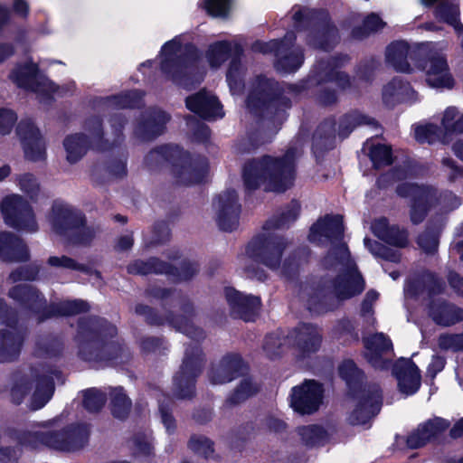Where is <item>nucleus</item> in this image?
<instances>
[{"mask_svg": "<svg viewBox=\"0 0 463 463\" xmlns=\"http://www.w3.org/2000/svg\"><path fill=\"white\" fill-rule=\"evenodd\" d=\"M344 233L342 217L326 216L318 220L310 229L308 239L317 245L330 243L334 248L324 259L326 269L338 272L333 285V294L338 300H345L360 294L364 289V280L351 259L345 243L339 242Z\"/></svg>", "mask_w": 463, "mask_h": 463, "instance_id": "nucleus-1", "label": "nucleus"}, {"mask_svg": "<svg viewBox=\"0 0 463 463\" xmlns=\"http://www.w3.org/2000/svg\"><path fill=\"white\" fill-rule=\"evenodd\" d=\"M294 165L292 156L282 159L270 156L249 162L243 169V179L248 189L263 186L266 191L283 192L292 184Z\"/></svg>", "mask_w": 463, "mask_h": 463, "instance_id": "nucleus-2", "label": "nucleus"}, {"mask_svg": "<svg viewBox=\"0 0 463 463\" xmlns=\"http://www.w3.org/2000/svg\"><path fill=\"white\" fill-rule=\"evenodd\" d=\"M321 344L318 331L307 324H302L288 333L276 332L268 335L262 345L265 355L270 359L295 349L296 355L305 356L317 352Z\"/></svg>", "mask_w": 463, "mask_h": 463, "instance_id": "nucleus-3", "label": "nucleus"}, {"mask_svg": "<svg viewBox=\"0 0 463 463\" xmlns=\"http://www.w3.org/2000/svg\"><path fill=\"white\" fill-rule=\"evenodd\" d=\"M57 370L48 373L43 369H33L18 376L12 388V397L20 403L24 396L31 395L30 406L33 410L43 408L53 393L54 376L58 377Z\"/></svg>", "mask_w": 463, "mask_h": 463, "instance_id": "nucleus-4", "label": "nucleus"}, {"mask_svg": "<svg viewBox=\"0 0 463 463\" xmlns=\"http://www.w3.org/2000/svg\"><path fill=\"white\" fill-rule=\"evenodd\" d=\"M47 220L52 232L69 243L86 244L93 236L90 229L83 227L82 215L63 203H53Z\"/></svg>", "mask_w": 463, "mask_h": 463, "instance_id": "nucleus-5", "label": "nucleus"}, {"mask_svg": "<svg viewBox=\"0 0 463 463\" xmlns=\"http://www.w3.org/2000/svg\"><path fill=\"white\" fill-rule=\"evenodd\" d=\"M86 424L71 425L59 431L34 430L23 438V443L32 448L45 445L59 450H74L84 445L89 437Z\"/></svg>", "mask_w": 463, "mask_h": 463, "instance_id": "nucleus-6", "label": "nucleus"}, {"mask_svg": "<svg viewBox=\"0 0 463 463\" xmlns=\"http://www.w3.org/2000/svg\"><path fill=\"white\" fill-rule=\"evenodd\" d=\"M7 225L27 232H34L38 226L33 213L20 195L13 194L4 199L1 204Z\"/></svg>", "mask_w": 463, "mask_h": 463, "instance_id": "nucleus-7", "label": "nucleus"}, {"mask_svg": "<svg viewBox=\"0 0 463 463\" xmlns=\"http://www.w3.org/2000/svg\"><path fill=\"white\" fill-rule=\"evenodd\" d=\"M203 361L198 347L186 350L182 367L175 377L176 395L179 398H189L194 394V378L201 372Z\"/></svg>", "mask_w": 463, "mask_h": 463, "instance_id": "nucleus-8", "label": "nucleus"}, {"mask_svg": "<svg viewBox=\"0 0 463 463\" xmlns=\"http://www.w3.org/2000/svg\"><path fill=\"white\" fill-rule=\"evenodd\" d=\"M353 410L348 420L353 425H365L380 411L382 401L377 388L362 389L352 397Z\"/></svg>", "mask_w": 463, "mask_h": 463, "instance_id": "nucleus-9", "label": "nucleus"}, {"mask_svg": "<svg viewBox=\"0 0 463 463\" xmlns=\"http://www.w3.org/2000/svg\"><path fill=\"white\" fill-rule=\"evenodd\" d=\"M323 400V388L314 380H307L291 390L290 406L300 414L317 411Z\"/></svg>", "mask_w": 463, "mask_h": 463, "instance_id": "nucleus-10", "label": "nucleus"}, {"mask_svg": "<svg viewBox=\"0 0 463 463\" xmlns=\"http://www.w3.org/2000/svg\"><path fill=\"white\" fill-rule=\"evenodd\" d=\"M418 67L425 71L426 81L430 87L451 89L454 86L446 57L436 48L430 50L424 64L418 63Z\"/></svg>", "mask_w": 463, "mask_h": 463, "instance_id": "nucleus-11", "label": "nucleus"}, {"mask_svg": "<svg viewBox=\"0 0 463 463\" xmlns=\"http://www.w3.org/2000/svg\"><path fill=\"white\" fill-rule=\"evenodd\" d=\"M193 59L184 55L179 39L175 38L167 42L161 50L160 69L163 73L174 80L184 69L191 64Z\"/></svg>", "mask_w": 463, "mask_h": 463, "instance_id": "nucleus-12", "label": "nucleus"}, {"mask_svg": "<svg viewBox=\"0 0 463 463\" xmlns=\"http://www.w3.org/2000/svg\"><path fill=\"white\" fill-rule=\"evenodd\" d=\"M25 156L32 161L44 158L45 144L37 128L30 120H21L16 128Z\"/></svg>", "mask_w": 463, "mask_h": 463, "instance_id": "nucleus-13", "label": "nucleus"}, {"mask_svg": "<svg viewBox=\"0 0 463 463\" xmlns=\"http://www.w3.org/2000/svg\"><path fill=\"white\" fill-rule=\"evenodd\" d=\"M218 211V224L226 232L237 228L239 224L240 205L237 203V196L233 191H228L220 195L214 203Z\"/></svg>", "mask_w": 463, "mask_h": 463, "instance_id": "nucleus-14", "label": "nucleus"}, {"mask_svg": "<svg viewBox=\"0 0 463 463\" xmlns=\"http://www.w3.org/2000/svg\"><path fill=\"white\" fill-rule=\"evenodd\" d=\"M38 74V67L32 61L26 62L24 66H18L10 75L11 80L19 87L28 88L32 90L43 94L45 92H55L57 89L54 84L47 80L42 79V81L33 84Z\"/></svg>", "mask_w": 463, "mask_h": 463, "instance_id": "nucleus-15", "label": "nucleus"}, {"mask_svg": "<svg viewBox=\"0 0 463 463\" xmlns=\"http://www.w3.org/2000/svg\"><path fill=\"white\" fill-rule=\"evenodd\" d=\"M398 387L405 395L415 393L420 386V374L418 367L410 359L398 360L393 367Z\"/></svg>", "mask_w": 463, "mask_h": 463, "instance_id": "nucleus-16", "label": "nucleus"}, {"mask_svg": "<svg viewBox=\"0 0 463 463\" xmlns=\"http://www.w3.org/2000/svg\"><path fill=\"white\" fill-rule=\"evenodd\" d=\"M366 358L375 368H384L388 361L383 356L392 352V340L383 333H375L364 338Z\"/></svg>", "mask_w": 463, "mask_h": 463, "instance_id": "nucleus-17", "label": "nucleus"}, {"mask_svg": "<svg viewBox=\"0 0 463 463\" xmlns=\"http://www.w3.org/2000/svg\"><path fill=\"white\" fill-rule=\"evenodd\" d=\"M0 328V362L5 363L15 359L21 350L23 335L14 325V320H6Z\"/></svg>", "mask_w": 463, "mask_h": 463, "instance_id": "nucleus-18", "label": "nucleus"}, {"mask_svg": "<svg viewBox=\"0 0 463 463\" xmlns=\"http://www.w3.org/2000/svg\"><path fill=\"white\" fill-rule=\"evenodd\" d=\"M425 52L422 48L419 49L417 54L415 51H412L407 43L396 42L390 44L386 50V61L392 66L396 71L401 72L411 73L413 69L408 62V59L417 62V57L419 54Z\"/></svg>", "mask_w": 463, "mask_h": 463, "instance_id": "nucleus-19", "label": "nucleus"}, {"mask_svg": "<svg viewBox=\"0 0 463 463\" xmlns=\"http://www.w3.org/2000/svg\"><path fill=\"white\" fill-rule=\"evenodd\" d=\"M245 369V364L239 356H225L212 368L210 381L213 384H223L242 374Z\"/></svg>", "mask_w": 463, "mask_h": 463, "instance_id": "nucleus-20", "label": "nucleus"}, {"mask_svg": "<svg viewBox=\"0 0 463 463\" xmlns=\"http://www.w3.org/2000/svg\"><path fill=\"white\" fill-rule=\"evenodd\" d=\"M186 107L202 118L212 119L222 117V107L213 95L199 92L186 99Z\"/></svg>", "mask_w": 463, "mask_h": 463, "instance_id": "nucleus-21", "label": "nucleus"}, {"mask_svg": "<svg viewBox=\"0 0 463 463\" xmlns=\"http://www.w3.org/2000/svg\"><path fill=\"white\" fill-rule=\"evenodd\" d=\"M9 297L18 303L17 307H9L6 302L0 299V317L17 316L18 309L33 308V302L38 300L42 302V298L36 293L24 286H16L9 292Z\"/></svg>", "mask_w": 463, "mask_h": 463, "instance_id": "nucleus-22", "label": "nucleus"}, {"mask_svg": "<svg viewBox=\"0 0 463 463\" xmlns=\"http://www.w3.org/2000/svg\"><path fill=\"white\" fill-rule=\"evenodd\" d=\"M28 250L22 240L6 232H0V258L6 261H23L28 259Z\"/></svg>", "mask_w": 463, "mask_h": 463, "instance_id": "nucleus-23", "label": "nucleus"}, {"mask_svg": "<svg viewBox=\"0 0 463 463\" xmlns=\"http://www.w3.org/2000/svg\"><path fill=\"white\" fill-rule=\"evenodd\" d=\"M398 193L402 196H411L414 199L411 218L414 223L420 222L425 215L426 209L423 204L428 201L430 191L415 184H403L398 188Z\"/></svg>", "mask_w": 463, "mask_h": 463, "instance_id": "nucleus-24", "label": "nucleus"}, {"mask_svg": "<svg viewBox=\"0 0 463 463\" xmlns=\"http://www.w3.org/2000/svg\"><path fill=\"white\" fill-rule=\"evenodd\" d=\"M297 432L303 444L314 447L325 444L329 439L333 430L322 424H310L298 427Z\"/></svg>", "mask_w": 463, "mask_h": 463, "instance_id": "nucleus-25", "label": "nucleus"}, {"mask_svg": "<svg viewBox=\"0 0 463 463\" xmlns=\"http://www.w3.org/2000/svg\"><path fill=\"white\" fill-rule=\"evenodd\" d=\"M383 99L386 103L394 101L412 102L416 100V93L407 83L393 79L383 89Z\"/></svg>", "mask_w": 463, "mask_h": 463, "instance_id": "nucleus-26", "label": "nucleus"}, {"mask_svg": "<svg viewBox=\"0 0 463 463\" xmlns=\"http://www.w3.org/2000/svg\"><path fill=\"white\" fill-rule=\"evenodd\" d=\"M173 173L181 184H191L203 180L206 174V167L199 168L194 165L187 156H184L181 163L174 166Z\"/></svg>", "mask_w": 463, "mask_h": 463, "instance_id": "nucleus-27", "label": "nucleus"}, {"mask_svg": "<svg viewBox=\"0 0 463 463\" xmlns=\"http://www.w3.org/2000/svg\"><path fill=\"white\" fill-rule=\"evenodd\" d=\"M373 230L376 236L392 245L397 247H404L407 245V233L394 227L389 228L385 219L376 221L373 224Z\"/></svg>", "mask_w": 463, "mask_h": 463, "instance_id": "nucleus-28", "label": "nucleus"}, {"mask_svg": "<svg viewBox=\"0 0 463 463\" xmlns=\"http://www.w3.org/2000/svg\"><path fill=\"white\" fill-rule=\"evenodd\" d=\"M224 297L233 307L245 312L255 311L260 307V299L251 295H243L232 288H225Z\"/></svg>", "mask_w": 463, "mask_h": 463, "instance_id": "nucleus-29", "label": "nucleus"}, {"mask_svg": "<svg viewBox=\"0 0 463 463\" xmlns=\"http://www.w3.org/2000/svg\"><path fill=\"white\" fill-rule=\"evenodd\" d=\"M64 147L67 153V160L70 163L77 162L87 150V141L81 135H72L64 140Z\"/></svg>", "mask_w": 463, "mask_h": 463, "instance_id": "nucleus-30", "label": "nucleus"}, {"mask_svg": "<svg viewBox=\"0 0 463 463\" xmlns=\"http://www.w3.org/2000/svg\"><path fill=\"white\" fill-rule=\"evenodd\" d=\"M131 402L124 393L122 388H115L111 392L112 413L118 419L125 418L130 409Z\"/></svg>", "mask_w": 463, "mask_h": 463, "instance_id": "nucleus-31", "label": "nucleus"}, {"mask_svg": "<svg viewBox=\"0 0 463 463\" xmlns=\"http://www.w3.org/2000/svg\"><path fill=\"white\" fill-rule=\"evenodd\" d=\"M231 50V43L227 42H218L212 44L207 52V60L213 68L219 67L228 58V52Z\"/></svg>", "mask_w": 463, "mask_h": 463, "instance_id": "nucleus-32", "label": "nucleus"}, {"mask_svg": "<svg viewBox=\"0 0 463 463\" xmlns=\"http://www.w3.org/2000/svg\"><path fill=\"white\" fill-rule=\"evenodd\" d=\"M429 315L434 318H461L463 310L443 302L435 301L429 307Z\"/></svg>", "mask_w": 463, "mask_h": 463, "instance_id": "nucleus-33", "label": "nucleus"}, {"mask_svg": "<svg viewBox=\"0 0 463 463\" xmlns=\"http://www.w3.org/2000/svg\"><path fill=\"white\" fill-rule=\"evenodd\" d=\"M442 125L448 131L463 132V113L456 108H448L442 118Z\"/></svg>", "mask_w": 463, "mask_h": 463, "instance_id": "nucleus-34", "label": "nucleus"}, {"mask_svg": "<svg viewBox=\"0 0 463 463\" xmlns=\"http://www.w3.org/2000/svg\"><path fill=\"white\" fill-rule=\"evenodd\" d=\"M338 373L349 387L360 382L363 377L361 371L351 360L343 361L338 367Z\"/></svg>", "mask_w": 463, "mask_h": 463, "instance_id": "nucleus-35", "label": "nucleus"}, {"mask_svg": "<svg viewBox=\"0 0 463 463\" xmlns=\"http://www.w3.org/2000/svg\"><path fill=\"white\" fill-rule=\"evenodd\" d=\"M104 393L97 389H90L83 392V405L90 412L98 411L105 404Z\"/></svg>", "mask_w": 463, "mask_h": 463, "instance_id": "nucleus-36", "label": "nucleus"}, {"mask_svg": "<svg viewBox=\"0 0 463 463\" xmlns=\"http://www.w3.org/2000/svg\"><path fill=\"white\" fill-rule=\"evenodd\" d=\"M60 309L65 316H80L90 310V305L82 299L67 300L61 304Z\"/></svg>", "mask_w": 463, "mask_h": 463, "instance_id": "nucleus-37", "label": "nucleus"}, {"mask_svg": "<svg viewBox=\"0 0 463 463\" xmlns=\"http://www.w3.org/2000/svg\"><path fill=\"white\" fill-rule=\"evenodd\" d=\"M370 156L376 167L392 163L391 149L386 145H378L372 147Z\"/></svg>", "mask_w": 463, "mask_h": 463, "instance_id": "nucleus-38", "label": "nucleus"}, {"mask_svg": "<svg viewBox=\"0 0 463 463\" xmlns=\"http://www.w3.org/2000/svg\"><path fill=\"white\" fill-rule=\"evenodd\" d=\"M258 390L259 386L253 383L250 378H245L241 382L239 387L236 389L234 394L232 395V402H240L255 394Z\"/></svg>", "mask_w": 463, "mask_h": 463, "instance_id": "nucleus-39", "label": "nucleus"}, {"mask_svg": "<svg viewBox=\"0 0 463 463\" xmlns=\"http://www.w3.org/2000/svg\"><path fill=\"white\" fill-rule=\"evenodd\" d=\"M205 10L213 16H225L230 11L232 0H203Z\"/></svg>", "mask_w": 463, "mask_h": 463, "instance_id": "nucleus-40", "label": "nucleus"}, {"mask_svg": "<svg viewBox=\"0 0 463 463\" xmlns=\"http://www.w3.org/2000/svg\"><path fill=\"white\" fill-rule=\"evenodd\" d=\"M282 243L269 245L262 253V261L271 269L279 266L281 256Z\"/></svg>", "mask_w": 463, "mask_h": 463, "instance_id": "nucleus-41", "label": "nucleus"}, {"mask_svg": "<svg viewBox=\"0 0 463 463\" xmlns=\"http://www.w3.org/2000/svg\"><path fill=\"white\" fill-rule=\"evenodd\" d=\"M439 347L445 351L463 349V335H441L439 337Z\"/></svg>", "mask_w": 463, "mask_h": 463, "instance_id": "nucleus-42", "label": "nucleus"}, {"mask_svg": "<svg viewBox=\"0 0 463 463\" xmlns=\"http://www.w3.org/2000/svg\"><path fill=\"white\" fill-rule=\"evenodd\" d=\"M302 62V55L298 53L279 60L276 64V68L282 72H293L301 66Z\"/></svg>", "mask_w": 463, "mask_h": 463, "instance_id": "nucleus-43", "label": "nucleus"}, {"mask_svg": "<svg viewBox=\"0 0 463 463\" xmlns=\"http://www.w3.org/2000/svg\"><path fill=\"white\" fill-rule=\"evenodd\" d=\"M438 136V128L432 124L417 126L414 129V137L419 142H433Z\"/></svg>", "mask_w": 463, "mask_h": 463, "instance_id": "nucleus-44", "label": "nucleus"}, {"mask_svg": "<svg viewBox=\"0 0 463 463\" xmlns=\"http://www.w3.org/2000/svg\"><path fill=\"white\" fill-rule=\"evenodd\" d=\"M449 426V423L441 419V418H434L432 420H429L426 422L418 426V428L426 429L425 432L431 434V439L441 432L446 430Z\"/></svg>", "mask_w": 463, "mask_h": 463, "instance_id": "nucleus-45", "label": "nucleus"}, {"mask_svg": "<svg viewBox=\"0 0 463 463\" xmlns=\"http://www.w3.org/2000/svg\"><path fill=\"white\" fill-rule=\"evenodd\" d=\"M171 326L175 327L177 331H180L191 338H199L203 336V332L196 328L194 325L193 320H170Z\"/></svg>", "mask_w": 463, "mask_h": 463, "instance_id": "nucleus-46", "label": "nucleus"}, {"mask_svg": "<svg viewBox=\"0 0 463 463\" xmlns=\"http://www.w3.org/2000/svg\"><path fill=\"white\" fill-rule=\"evenodd\" d=\"M426 429L417 428L407 438V445L411 449H417L431 440V434L425 432Z\"/></svg>", "mask_w": 463, "mask_h": 463, "instance_id": "nucleus-47", "label": "nucleus"}, {"mask_svg": "<svg viewBox=\"0 0 463 463\" xmlns=\"http://www.w3.org/2000/svg\"><path fill=\"white\" fill-rule=\"evenodd\" d=\"M191 449L204 457H209L213 451L212 442L204 437H194L189 442Z\"/></svg>", "mask_w": 463, "mask_h": 463, "instance_id": "nucleus-48", "label": "nucleus"}, {"mask_svg": "<svg viewBox=\"0 0 463 463\" xmlns=\"http://www.w3.org/2000/svg\"><path fill=\"white\" fill-rule=\"evenodd\" d=\"M48 263L51 266L57 267V268L77 269V270H82V271H86V272L88 271L86 269H84L83 266L78 264L74 260H72L67 256L50 257L48 260Z\"/></svg>", "mask_w": 463, "mask_h": 463, "instance_id": "nucleus-49", "label": "nucleus"}, {"mask_svg": "<svg viewBox=\"0 0 463 463\" xmlns=\"http://www.w3.org/2000/svg\"><path fill=\"white\" fill-rule=\"evenodd\" d=\"M19 185L24 192L28 194L31 199H33L39 190L35 178L29 174L24 175L19 178Z\"/></svg>", "mask_w": 463, "mask_h": 463, "instance_id": "nucleus-50", "label": "nucleus"}, {"mask_svg": "<svg viewBox=\"0 0 463 463\" xmlns=\"http://www.w3.org/2000/svg\"><path fill=\"white\" fill-rule=\"evenodd\" d=\"M418 244L426 253H433L438 249V239L434 234L424 233L419 237Z\"/></svg>", "mask_w": 463, "mask_h": 463, "instance_id": "nucleus-51", "label": "nucleus"}, {"mask_svg": "<svg viewBox=\"0 0 463 463\" xmlns=\"http://www.w3.org/2000/svg\"><path fill=\"white\" fill-rule=\"evenodd\" d=\"M15 121L16 116L12 110H0V133L3 135L10 133Z\"/></svg>", "mask_w": 463, "mask_h": 463, "instance_id": "nucleus-52", "label": "nucleus"}, {"mask_svg": "<svg viewBox=\"0 0 463 463\" xmlns=\"http://www.w3.org/2000/svg\"><path fill=\"white\" fill-rule=\"evenodd\" d=\"M364 243L374 254L381 253L383 257L391 261H398L400 260V257L397 254H389L388 250L381 247L377 242H373L369 239H364Z\"/></svg>", "mask_w": 463, "mask_h": 463, "instance_id": "nucleus-53", "label": "nucleus"}, {"mask_svg": "<svg viewBox=\"0 0 463 463\" xmlns=\"http://www.w3.org/2000/svg\"><path fill=\"white\" fill-rule=\"evenodd\" d=\"M367 33L376 32L384 26V23L375 14L369 15L364 22Z\"/></svg>", "mask_w": 463, "mask_h": 463, "instance_id": "nucleus-54", "label": "nucleus"}, {"mask_svg": "<svg viewBox=\"0 0 463 463\" xmlns=\"http://www.w3.org/2000/svg\"><path fill=\"white\" fill-rule=\"evenodd\" d=\"M445 366V358L439 355H433L430 364L428 366V374L432 378L443 370Z\"/></svg>", "mask_w": 463, "mask_h": 463, "instance_id": "nucleus-55", "label": "nucleus"}, {"mask_svg": "<svg viewBox=\"0 0 463 463\" xmlns=\"http://www.w3.org/2000/svg\"><path fill=\"white\" fill-rule=\"evenodd\" d=\"M159 411L161 414L162 422L165 425L166 431L169 433L172 432L175 428V420L173 419L172 415L168 413V411L165 410L163 404H160Z\"/></svg>", "mask_w": 463, "mask_h": 463, "instance_id": "nucleus-56", "label": "nucleus"}, {"mask_svg": "<svg viewBox=\"0 0 463 463\" xmlns=\"http://www.w3.org/2000/svg\"><path fill=\"white\" fill-rule=\"evenodd\" d=\"M307 308L311 311L314 315H322L323 312L327 309V307L322 304L317 297H311L307 300Z\"/></svg>", "mask_w": 463, "mask_h": 463, "instance_id": "nucleus-57", "label": "nucleus"}, {"mask_svg": "<svg viewBox=\"0 0 463 463\" xmlns=\"http://www.w3.org/2000/svg\"><path fill=\"white\" fill-rule=\"evenodd\" d=\"M449 281L450 286L458 291H460L463 288V279L457 273L451 272L449 275Z\"/></svg>", "mask_w": 463, "mask_h": 463, "instance_id": "nucleus-58", "label": "nucleus"}, {"mask_svg": "<svg viewBox=\"0 0 463 463\" xmlns=\"http://www.w3.org/2000/svg\"><path fill=\"white\" fill-rule=\"evenodd\" d=\"M128 269L130 272L146 274L150 272L152 270V268L147 267V265L143 262H137L130 266Z\"/></svg>", "mask_w": 463, "mask_h": 463, "instance_id": "nucleus-59", "label": "nucleus"}, {"mask_svg": "<svg viewBox=\"0 0 463 463\" xmlns=\"http://www.w3.org/2000/svg\"><path fill=\"white\" fill-rule=\"evenodd\" d=\"M14 9L16 13L26 15L28 13V5L24 0H14Z\"/></svg>", "mask_w": 463, "mask_h": 463, "instance_id": "nucleus-60", "label": "nucleus"}, {"mask_svg": "<svg viewBox=\"0 0 463 463\" xmlns=\"http://www.w3.org/2000/svg\"><path fill=\"white\" fill-rule=\"evenodd\" d=\"M132 244H133L132 236L126 235V236L121 237L118 240V248L119 250H125L131 248Z\"/></svg>", "mask_w": 463, "mask_h": 463, "instance_id": "nucleus-61", "label": "nucleus"}, {"mask_svg": "<svg viewBox=\"0 0 463 463\" xmlns=\"http://www.w3.org/2000/svg\"><path fill=\"white\" fill-rule=\"evenodd\" d=\"M10 278L13 279V281H16V280H19V279L29 280V279H34V275L33 274H29L28 272L15 271V272L11 274Z\"/></svg>", "mask_w": 463, "mask_h": 463, "instance_id": "nucleus-62", "label": "nucleus"}, {"mask_svg": "<svg viewBox=\"0 0 463 463\" xmlns=\"http://www.w3.org/2000/svg\"><path fill=\"white\" fill-rule=\"evenodd\" d=\"M450 434L454 438L463 435V418L451 429Z\"/></svg>", "mask_w": 463, "mask_h": 463, "instance_id": "nucleus-63", "label": "nucleus"}, {"mask_svg": "<svg viewBox=\"0 0 463 463\" xmlns=\"http://www.w3.org/2000/svg\"><path fill=\"white\" fill-rule=\"evenodd\" d=\"M13 54V49L9 45H0V62Z\"/></svg>", "mask_w": 463, "mask_h": 463, "instance_id": "nucleus-64", "label": "nucleus"}]
</instances>
